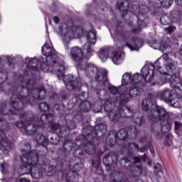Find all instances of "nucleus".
Returning <instances> with one entry per match:
<instances>
[{
    "label": "nucleus",
    "instance_id": "obj_1",
    "mask_svg": "<svg viewBox=\"0 0 182 182\" xmlns=\"http://www.w3.org/2000/svg\"><path fill=\"white\" fill-rule=\"evenodd\" d=\"M41 51L46 56L45 58H41L40 60H38L36 57H26L23 60L27 70H25L23 75L18 77V81L25 83L27 87L19 85L11 88V85L6 83L8 71L5 69L0 70V92L12 93L11 106L16 112L22 110L25 103L35 106L38 103L36 100H42L46 97V90L43 87L32 88L35 86L36 81L33 78L29 79L31 70L41 69L44 73H48L55 69V66H58L57 76L58 77L63 76L65 71L63 57L52 47V42L49 38L42 47Z\"/></svg>",
    "mask_w": 182,
    "mask_h": 182
},
{
    "label": "nucleus",
    "instance_id": "obj_2",
    "mask_svg": "<svg viewBox=\"0 0 182 182\" xmlns=\"http://www.w3.org/2000/svg\"><path fill=\"white\" fill-rule=\"evenodd\" d=\"M178 63L168 58V55H164L161 56L154 64H148L144 66L139 75L141 77L140 82H153L156 75H161L156 82V85L163 86L166 82H170V86L172 89L179 90L182 92V80L180 78V74L173 73L177 69Z\"/></svg>",
    "mask_w": 182,
    "mask_h": 182
},
{
    "label": "nucleus",
    "instance_id": "obj_3",
    "mask_svg": "<svg viewBox=\"0 0 182 182\" xmlns=\"http://www.w3.org/2000/svg\"><path fill=\"white\" fill-rule=\"evenodd\" d=\"M141 76L139 73L132 74V73H125L122 76L121 85L116 87L107 80V76L106 80H104V86L108 90V92L112 96H116V95H119L122 97L119 100L120 102H132L134 97L140 96L143 93V89L137 87V84L140 83L141 81Z\"/></svg>",
    "mask_w": 182,
    "mask_h": 182
},
{
    "label": "nucleus",
    "instance_id": "obj_4",
    "mask_svg": "<svg viewBox=\"0 0 182 182\" xmlns=\"http://www.w3.org/2000/svg\"><path fill=\"white\" fill-rule=\"evenodd\" d=\"M130 0H118L117 6L121 11L122 16L127 25L134 28L132 33H138L141 29L146 28L149 23V18H145L144 15L149 12V7L144 4L141 6L135 3L130 10Z\"/></svg>",
    "mask_w": 182,
    "mask_h": 182
},
{
    "label": "nucleus",
    "instance_id": "obj_5",
    "mask_svg": "<svg viewBox=\"0 0 182 182\" xmlns=\"http://www.w3.org/2000/svg\"><path fill=\"white\" fill-rule=\"evenodd\" d=\"M151 107L149 115V121L151 122V129L155 136H161L171 129V121L168 119V113L164 107L157 105H151V100L145 99L141 102V109L147 112Z\"/></svg>",
    "mask_w": 182,
    "mask_h": 182
},
{
    "label": "nucleus",
    "instance_id": "obj_6",
    "mask_svg": "<svg viewBox=\"0 0 182 182\" xmlns=\"http://www.w3.org/2000/svg\"><path fill=\"white\" fill-rule=\"evenodd\" d=\"M99 146L103 147L104 150H105L104 138L92 137L90 141L87 140V138L85 140L82 139V144L76 146L74 149V158L73 159L74 160H76V159L83 160L86 157V154L90 156H94L97 153L100 155L103 154L105 151H102V149L99 148Z\"/></svg>",
    "mask_w": 182,
    "mask_h": 182
},
{
    "label": "nucleus",
    "instance_id": "obj_7",
    "mask_svg": "<svg viewBox=\"0 0 182 182\" xmlns=\"http://www.w3.org/2000/svg\"><path fill=\"white\" fill-rule=\"evenodd\" d=\"M107 25L111 33H114L118 39L126 41L125 46L128 47L130 50H139L143 46V40L140 38H131L130 31H126L123 28V23L112 20Z\"/></svg>",
    "mask_w": 182,
    "mask_h": 182
},
{
    "label": "nucleus",
    "instance_id": "obj_8",
    "mask_svg": "<svg viewBox=\"0 0 182 182\" xmlns=\"http://www.w3.org/2000/svg\"><path fill=\"white\" fill-rule=\"evenodd\" d=\"M83 50H86V55L83 53ZM83 50L79 46H74L70 50V56L77 66V69H83L85 63H86L88 59H90L93 53H95V49L92 48L89 43L84 45Z\"/></svg>",
    "mask_w": 182,
    "mask_h": 182
},
{
    "label": "nucleus",
    "instance_id": "obj_9",
    "mask_svg": "<svg viewBox=\"0 0 182 182\" xmlns=\"http://www.w3.org/2000/svg\"><path fill=\"white\" fill-rule=\"evenodd\" d=\"M114 100H117V98L106 100L104 108L107 113H109L108 115L109 121L112 122V123H119L121 117H129L126 113H132V112H130V107L123 106L122 108H119L114 106Z\"/></svg>",
    "mask_w": 182,
    "mask_h": 182
},
{
    "label": "nucleus",
    "instance_id": "obj_10",
    "mask_svg": "<svg viewBox=\"0 0 182 182\" xmlns=\"http://www.w3.org/2000/svg\"><path fill=\"white\" fill-rule=\"evenodd\" d=\"M60 33H61L63 43L65 49H68V45L72 39L83 36V28L77 26L69 27L68 24L63 23L60 26Z\"/></svg>",
    "mask_w": 182,
    "mask_h": 182
},
{
    "label": "nucleus",
    "instance_id": "obj_11",
    "mask_svg": "<svg viewBox=\"0 0 182 182\" xmlns=\"http://www.w3.org/2000/svg\"><path fill=\"white\" fill-rule=\"evenodd\" d=\"M87 137L76 138L75 141L73 140L68 139L63 144V149H59L57 152V160L60 161V164H63L64 162L69 161V156L68 153L73 151L76 149V146H82L83 144V140H86Z\"/></svg>",
    "mask_w": 182,
    "mask_h": 182
},
{
    "label": "nucleus",
    "instance_id": "obj_12",
    "mask_svg": "<svg viewBox=\"0 0 182 182\" xmlns=\"http://www.w3.org/2000/svg\"><path fill=\"white\" fill-rule=\"evenodd\" d=\"M21 165L20 168L24 170L25 174H33L36 171V164L39 161V155L36 150H33L30 152L21 156Z\"/></svg>",
    "mask_w": 182,
    "mask_h": 182
},
{
    "label": "nucleus",
    "instance_id": "obj_13",
    "mask_svg": "<svg viewBox=\"0 0 182 182\" xmlns=\"http://www.w3.org/2000/svg\"><path fill=\"white\" fill-rule=\"evenodd\" d=\"M157 99L163 100L165 103L170 105L172 107L176 109L182 108V97L181 95L173 92V90L165 88L156 93Z\"/></svg>",
    "mask_w": 182,
    "mask_h": 182
},
{
    "label": "nucleus",
    "instance_id": "obj_14",
    "mask_svg": "<svg viewBox=\"0 0 182 182\" xmlns=\"http://www.w3.org/2000/svg\"><path fill=\"white\" fill-rule=\"evenodd\" d=\"M52 114H44L41 115L38 126L33 124L27 123L26 122H23V121L21 120L17 122L16 126L18 129H24L27 136H35V133H36L38 129H45L46 127L48 120L49 117H52Z\"/></svg>",
    "mask_w": 182,
    "mask_h": 182
},
{
    "label": "nucleus",
    "instance_id": "obj_15",
    "mask_svg": "<svg viewBox=\"0 0 182 182\" xmlns=\"http://www.w3.org/2000/svg\"><path fill=\"white\" fill-rule=\"evenodd\" d=\"M77 70H84L85 75L89 79H95L97 82H102V80H106L107 76V70L105 68H99L94 64L85 63L82 69H77Z\"/></svg>",
    "mask_w": 182,
    "mask_h": 182
},
{
    "label": "nucleus",
    "instance_id": "obj_16",
    "mask_svg": "<svg viewBox=\"0 0 182 182\" xmlns=\"http://www.w3.org/2000/svg\"><path fill=\"white\" fill-rule=\"evenodd\" d=\"M178 42V39L176 36H172L171 38H164L163 41L160 40H154L149 41V46L153 49H159L165 53L168 58H170L168 53H171V46L176 45Z\"/></svg>",
    "mask_w": 182,
    "mask_h": 182
},
{
    "label": "nucleus",
    "instance_id": "obj_17",
    "mask_svg": "<svg viewBox=\"0 0 182 182\" xmlns=\"http://www.w3.org/2000/svg\"><path fill=\"white\" fill-rule=\"evenodd\" d=\"M6 114H17L15 111L8 107L6 103L0 105V137L6 136V134L11 132V127L6 120Z\"/></svg>",
    "mask_w": 182,
    "mask_h": 182
},
{
    "label": "nucleus",
    "instance_id": "obj_18",
    "mask_svg": "<svg viewBox=\"0 0 182 182\" xmlns=\"http://www.w3.org/2000/svg\"><path fill=\"white\" fill-rule=\"evenodd\" d=\"M58 69H59V65L55 66V68L51 70L50 72V73H52V75H55L58 79H59L60 80L63 79V82L68 90H76V89H79V87H80V78H76L75 80H73V75L70 74L65 76V65L63 75L62 77H58V73L59 72Z\"/></svg>",
    "mask_w": 182,
    "mask_h": 182
},
{
    "label": "nucleus",
    "instance_id": "obj_19",
    "mask_svg": "<svg viewBox=\"0 0 182 182\" xmlns=\"http://www.w3.org/2000/svg\"><path fill=\"white\" fill-rule=\"evenodd\" d=\"M67 125H62V122L53 124L51 126L52 130L55 132L56 134H63L69 130H73L76 129V124L73 121H65Z\"/></svg>",
    "mask_w": 182,
    "mask_h": 182
},
{
    "label": "nucleus",
    "instance_id": "obj_20",
    "mask_svg": "<svg viewBox=\"0 0 182 182\" xmlns=\"http://www.w3.org/2000/svg\"><path fill=\"white\" fill-rule=\"evenodd\" d=\"M70 163V167H73V170H71V175L70 173L66 174V178L68 181H73V178H76V176H77V171H80L82 168H83V164L76 162V160L73 159H68ZM76 175V176H75Z\"/></svg>",
    "mask_w": 182,
    "mask_h": 182
},
{
    "label": "nucleus",
    "instance_id": "obj_21",
    "mask_svg": "<svg viewBox=\"0 0 182 182\" xmlns=\"http://www.w3.org/2000/svg\"><path fill=\"white\" fill-rule=\"evenodd\" d=\"M152 144L151 141H148L147 144L144 145L142 147L139 148V145L134 142H132L129 144V148L127 149V154L129 156H134L136 153H144L149 149V147H151Z\"/></svg>",
    "mask_w": 182,
    "mask_h": 182
},
{
    "label": "nucleus",
    "instance_id": "obj_22",
    "mask_svg": "<svg viewBox=\"0 0 182 182\" xmlns=\"http://www.w3.org/2000/svg\"><path fill=\"white\" fill-rule=\"evenodd\" d=\"M119 159V155L116 152L110 151L102 159V163L104 166L107 168L108 171L110 170L111 166H114L117 164V160Z\"/></svg>",
    "mask_w": 182,
    "mask_h": 182
},
{
    "label": "nucleus",
    "instance_id": "obj_23",
    "mask_svg": "<svg viewBox=\"0 0 182 182\" xmlns=\"http://www.w3.org/2000/svg\"><path fill=\"white\" fill-rule=\"evenodd\" d=\"M91 172L95 173V174H98L101 176L103 174V169L102 168V159L100 156H95L91 159Z\"/></svg>",
    "mask_w": 182,
    "mask_h": 182
},
{
    "label": "nucleus",
    "instance_id": "obj_24",
    "mask_svg": "<svg viewBox=\"0 0 182 182\" xmlns=\"http://www.w3.org/2000/svg\"><path fill=\"white\" fill-rule=\"evenodd\" d=\"M107 130V125L105 124H100L95 126V130L92 132L89 133L87 132L85 134H83V137H87V136H92V137H95V136H98L99 134H101V136H103L105 133H106Z\"/></svg>",
    "mask_w": 182,
    "mask_h": 182
},
{
    "label": "nucleus",
    "instance_id": "obj_25",
    "mask_svg": "<svg viewBox=\"0 0 182 182\" xmlns=\"http://www.w3.org/2000/svg\"><path fill=\"white\" fill-rule=\"evenodd\" d=\"M106 87H105V81L102 80V85L100 84L97 85V87L95 89L97 92V96L100 99V100H106L107 99H110V96L107 91H106Z\"/></svg>",
    "mask_w": 182,
    "mask_h": 182
},
{
    "label": "nucleus",
    "instance_id": "obj_26",
    "mask_svg": "<svg viewBox=\"0 0 182 182\" xmlns=\"http://www.w3.org/2000/svg\"><path fill=\"white\" fill-rule=\"evenodd\" d=\"M127 137H114V138H109L106 137L105 141H106V146L107 147H114V146H116V144H118V146H122L124 143V141H126L127 140Z\"/></svg>",
    "mask_w": 182,
    "mask_h": 182
},
{
    "label": "nucleus",
    "instance_id": "obj_27",
    "mask_svg": "<svg viewBox=\"0 0 182 182\" xmlns=\"http://www.w3.org/2000/svg\"><path fill=\"white\" fill-rule=\"evenodd\" d=\"M13 140L12 138L8 137H1L0 139V150L2 151L3 154H8L9 153V149L8 147H10L12 145Z\"/></svg>",
    "mask_w": 182,
    "mask_h": 182
},
{
    "label": "nucleus",
    "instance_id": "obj_28",
    "mask_svg": "<svg viewBox=\"0 0 182 182\" xmlns=\"http://www.w3.org/2000/svg\"><path fill=\"white\" fill-rule=\"evenodd\" d=\"M130 112H124V113H125V114L128 116L124 117H132L133 123H135L136 126H141V114L139 115V112H134V111L132 109V108H130Z\"/></svg>",
    "mask_w": 182,
    "mask_h": 182
},
{
    "label": "nucleus",
    "instance_id": "obj_29",
    "mask_svg": "<svg viewBox=\"0 0 182 182\" xmlns=\"http://www.w3.org/2000/svg\"><path fill=\"white\" fill-rule=\"evenodd\" d=\"M129 136L131 137H136V136H137L136 127H132L127 132L124 131V129H120L117 132V137H129Z\"/></svg>",
    "mask_w": 182,
    "mask_h": 182
},
{
    "label": "nucleus",
    "instance_id": "obj_30",
    "mask_svg": "<svg viewBox=\"0 0 182 182\" xmlns=\"http://www.w3.org/2000/svg\"><path fill=\"white\" fill-rule=\"evenodd\" d=\"M112 59L114 65H122V63L124 60V53L114 51L112 52Z\"/></svg>",
    "mask_w": 182,
    "mask_h": 182
},
{
    "label": "nucleus",
    "instance_id": "obj_31",
    "mask_svg": "<svg viewBox=\"0 0 182 182\" xmlns=\"http://www.w3.org/2000/svg\"><path fill=\"white\" fill-rule=\"evenodd\" d=\"M130 177H140L143 174V166H131L129 168Z\"/></svg>",
    "mask_w": 182,
    "mask_h": 182
},
{
    "label": "nucleus",
    "instance_id": "obj_32",
    "mask_svg": "<svg viewBox=\"0 0 182 182\" xmlns=\"http://www.w3.org/2000/svg\"><path fill=\"white\" fill-rule=\"evenodd\" d=\"M173 5V0H156L153 2L154 8H170Z\"/></svg>",
    "mask_w": 182,
    "mask_h": 182
},
{
    "label": "nucleus",
    "instance_id": "obj_33",
    "mask_svg": "<svg viewBox=\"0 0 182 182\" xmlns=\"http://www.w3.org/2000/svg\"><path fill=\"white\" fill-rule=\"evenodd\" d=\"M110 53V48L107 47H102L99 50L98 56L102 62H106Z\"/></svg>",
    "mask_w": 182,
    "mask_h": 182
},
{
    "label": "nucleus",
    "instance_id": "obj_34",
    "mask_svg": "<svg viewBox=\"0 0 182 182\" xmlns=\"http://www.w3.org/2000/svg\"><path fill=\"white\" fill-rule=\"evenodd\" d=\"M130 159L131 158L129 156H123L118 162L119 166H120L122 168L129 170L130 166H132V160Z\"/></svg>",
    "mask_w": 182,
    "mask_h": 182
},
{
    "label": "nucleus",
    "instance_id": "obj_35",
    "mask_svg": "<svg viewBox=\"0 0 182 182\" xmlns=\"http://www.w3.org/2000/svg\"><path fill=\"white\" fill-rule=\"evenodd\" d=\"M87 39L91 45H95L97 41V38H96V31H90L87 34Z\"/></svg>",
    "mask_w": 182,
    "mask_h": 182
},
{
    "label": "nucleus",
    "instance_id": "obj_36",
    "mask_svg": "<svg viewBox=\"0 0 182 182\" xmlns=\"http://www.w3.org/2000/svg\"><path fill=\"white\" fill-rule=\"evenodd\" d=\"M182 11L180 9L173 10L171 13L172 22H178L181 19Z\"/></svg>",
    "mask_w": 182,
    "mask_h": 182
},
{
    "label": "nucleus",
    "instance_id": "obj_37",
    "mask_svg": "<svg viewBox=\"0 0 182 182\" xmlns=\"http://www.w3.org/2000/svg\"><path fill=\"white\" fill-rule=\"evenodd\" d=\"M90 109H92V104L87 100L82 101L80 104V110L81 112H90Z\"/></svg>",
    "mask_w": 182,
    "mask_h": 182
},
{
    "label": "nucleus",
    "instance_id": "obj_38",
    "mask_svg": "<svg viewBox=\"0 0 182 182\" xmlns=\"http://www.w3.org/2000/svg\"><path fill=\"white\" fill-rule=\"evenodd\" d=\"M21 119L29 123V122H33V119H35V114L31 111H28L21 115Z\"/></svg>",
    "mask_w": 182,
    "mask_h": 182
},
{
    "label": "nucleus",
    "instance_id": "obj_39",
    "mask_svg": "<svg viewBox=\"0 0 182 182\" xmlns=\"http://www.w3.org/2000/svg\"><path fill=\"white\" fill-rule=\"evenodd\" d=\"M171 22H173V20L171 19V17H170V14H164L161 16V23L162 25H168V23H171Z\"/></svg>",
    "mask_w": 182,
    "mask_h": 182
},
{
    "label": "nucleus",
    "instance_id": "obj_40",
    "mask_svg": "<svg viewBox=\"0 0 182 182\" xmlns=\"http://www.w3.org/2000/svg\"><path fill=\"white\" fill-rule=\"evenodd\" d=\"M9 59H11V56L9 55H2L0 56V69L5 68V64L9 62Z\"/></svg>",
    "mask_w": 182,
    "mask_h": 182
},
{
    "label": "nucleus",
    "instance_id": "obj_41",
    "mask_svg": "<svg viewBox=\"0 0 182 182\" xmlns=\"http://www.w3.org/2000/svg\"><path fill=\"white\" fill-rule=\"evenodd\" d=\"M154 176H160V174L163 176V166H161V164L157 163L154 166Z\"/></svg>",
    "mask_w": 182,
    "mask_h": 182
},
{
    "label": "nucleus",
    "instance_id": "obj_42",
    "mask_svg": "<svg viewBox=\"0 0 182 182\" xmlns=\"http://www.w3.org/2000/svg\"><path fill=\"white\" fill-rule=\"evenodd\" d=\"M39 109L41 112H50V106L47 102L40 103Z\"/></svg>",
    "mask_w": 182,
    "mask_h": 182
},
{
    "label": "nucleus",
    "instance_id": "obj_43",
    "mask_svg": "<svg viewBox=\"0 0 182 182\" xmlns=\"http://www.w3.org/2000/svg\"><path fill=\"white\" fill-rule=\"evenodd\" d=\"M48 92L52 94V95H50V100H52V102H58L59 95L56 93H53V87H50Z\"/></svg>",
    "mask_w": 182,
    "mask_h": 182
},
{
    "label": "nucleus",
    "instance_id": "obj_44",
    "mask_svg": "<svg viewBox=\"0 0 182 182\" xmlns=\"http://www.w3.org/2000/svg\"><path fill=\"white\" fill-rule=\"evenodd\" d=\"M173 144V139L171 137H166L164 141V146L170 147Z\"/></svg>",
    "mask_w": 182,
    "mask_h": 182
},
{
    "label": "nucleus",
    "instance_id": "obj_45",
    "mask_svg": "<svg viewBox=\"0 0 182 182\" xmlns=\"http://www.w3.org/2000/svg\"><path fill=\"white\" fill-rule=\"evenodd\" d=\"M50 141L51 144L56 146L60 143V137H50Z\"/></svg>",
    "mask_w": 182,
    "mask_h": 182
},
{
    "label": "nucleus",
    "instance_id": "obj_46",
    "mask_svg": "<svg viewBox=\"0 0 182 182\" xmlns=\"http://www.w3.org/2000/svg\"><path fill=\"white\" fill-rule=\"evenodd\" d=\"M174 31H176V26H170L164 28V31L166 32V33H168L169 35L173 33Z\"/></svg>",
    "mask_w": 182,
    "mask_h": 182
},
{
    "label": "nucleus",
    "instance_id": "obj_47",
    "mask_svg": "<svg viewBox=\"0 0 182 182\" xmlns=\"http://www.w3.org/2000/svg\"><path fill=\"white\" fill-rule=\"evenodd\" d=\"M141 159L139 156H134L133 158V161L132 163L131 162V166H139L137 165L138 163H141Z\"/></svg>",
    "mask_w": 182,
    "mask_h": 182
},
{
    "label": "nucleus",
    "instance_id": "obj_48",
    "mask_svg": "<svg viewBox=\"0 0 182 182\" xmlns=\"http://www.w3.org/2000/svg\"><path fill=\"white\" fill-rule=\"evenodd\" d=\"M175 130L176 132L179 131L181 132L182 131V124L178 122H175Z\"/></svg>",
    "mask_w": 182,
    "mask_h": 182
},
{
    "label": "nucleus",
    "instance_id": "obj_49",
    "mask_svg": "<svg viewBox=\"0 0 182 182\" xmlns=\"http://www.w3.org/2000/svg\"><path fill=\"white\" fill-rule=\"evenodd\" d=\"M60 109V107L59 105L56 104V105H55L53 107V108H52L51 110H52L53 114H56L55 110H56V112H59V109Z\"/></svg>",
    "mask_w": 182,
    "mask_h": 182
},
{
    "label": "nucleus",
    "instance_id": "obj_50",
    "mask_svg": "<svg viewBox=\"0 0 182 182\" xmlns=\"http://www.w3.org/2000/svg\"><path fill=\"white\" fill-rule=\"evenodd\" d=\"M108 136L111 137H117V132L114 129H112L108 133Z\"/></svg>",
    "mask_w": 182,
    "mask_h": 182
},
{
    "label": "nucleus",
    "instance_id": "obj_51",
    "mask_svg": "<svg viewBox=\"0 0 182 182\" xmlns=\"http://www.w3.org/2000/svg\"><path fill=\"white\" fill-rule=\"evenodd\" d=\"M0 167H1V172L2 173V174L6 173V168H5V163L1 164Z\"/></svg>",
    "mask_w": 182,
    "mask_h": 182
},
{
    "label": "nucleus",
    "instance_id": "obj_52",
    "mask_svg": "<svg viewBox=\"0 0 182 182\" xmlns=\"http://www.w3.org/2000/svg\"><path fill=\"white\" fill-rule=\"evenodd\" d=\"M48 140L49 139L48 137H44L43 141L42 142L41 145L43 146L44 147L46 146V145L48 144Z\"/></svg>",
    "mask_w": 182,
    "mask_h": 182
},
{
    "label": "nucleus",
    "instance_id": "obj_53",
    "mask_svg": "<svg viewBox=\"0 0 182 182\" xmlns=\"http://www.w3.org/2000/svg\"><path fill=\"white\" fill-rule=\"evenodd\" d=\"M25 147H26L27 151H29V150H31V149H32V147L31 146V144H29V143L26 144Z\"/></svg>",
    "mask_w": 182,
    "mask_h": 182
},
{
    "label": "nucleus",
    "instance_id": "obj_54",
    "mask_svg": "<svg viewBox=\"0 0 182 182\" xmlns=\"http://www.w3.org/2000/svg\"><path fill=\"white\" fill-rule=\"evenodd\" d=\"M20 182H31V180H29L26 178H22L20 179Z\"/></svg>",
    "mask_w": 182,
    "mask_h": 182
},
{
    "label": "nucleus",
    "instance_id": "obj_55",
    "mask_svg": "<svg viewBox=\"0 0 182 182\" xmlns=\"http://www.w3.org/2000/svg\"><path fill=\"white\" fill-rule=\"evenodd\" d=\"M148 149H149L151 154H153L154 156V148L153 145L151 147H149Z\"/></svg>",
    "mask_w": 182,
    "mask_h": 182
},
{
    "label": "nucleus",
    "instance_id": "obj_56",
    "mask_svg": "<svg viewBox=\"0 0 182 182\" xmlns=\"http://www.w3.org/2000/svg\"><path fill=\"white\" fill-rule=\"evenodd\" d=\"M141 160L144 161V162L147 161V155L146 154H144L142 156H141Z\"/></svg>",
    "mask_w": 182,
    "mask_h": 182
},
{
    "label": "nucleus",
    "instance_id": "obj_57",
    "mask_svg": "<svg viewBox=\"0 0 182 182\" xmlns=\"http://www.w3.org/2000/svg\"><path fill=\"white\" fill-rule=\"evenodd\" d=\"M53 21H54L55 23H59V17H58V16H54V17H53Z\"/></svg>",
    "mask_w": 182,
    "mask_h": 182
},
{
    "label": "nucleus",
    "instance_id": "obj_58",
    "mask_svg": "<svg viewBox=\"0 0 182 182\" xmlns=\"http://www.w3.org/2000/svg\"><path fill=\"white\" fill-rule=\"evenodd\" d=\"M176 4H177L179 6H182V0H175Z\"/></svg>",
    "mask_w": 182,
    "mask_h": 182
},
{
    "label": "nucleus",
    "instance_id": "obj_59",
    "mask_svg": "<svg viewBox=\"0 0 182 182\" xmlns=\"http://www.w3.org/2000/svg\"><path fill=\"white\" fill-rule=\"evenodd\" d=\"M146 140H147L146 137H142L139 139V143H143V141H146Z\"/></svg>",
    "mask_w": 182,
    "mask_h": 182
},
{
    "label": "nucleus",
    "instance_id": "obj_60",
    "mask_svg": "<svg viewBox=\"0 0 182 182\" xmlns=\"http://www.w3.org/2000/svg\"><path fill=\"white\" fill-rule=\"evenodd\" d=\"M147 165L149 166L150 167H151V160L148 159V161H147Z\"/></svg>",
    "mask_w": 182,
    "mask_h": 182
},
{
    "label": "nucleus",
    "instance_id": "obj_61",
    "mask_svg": "<svg viewBox=\"0 0 182 182\" xmlns=\"http://www.w3.org/2000/svg\"><path fill=\"white\" fill-rule=\"evenodd\" d=\"M9 66L10 68H13L14 67V64L12 63H11V62H9Z\"/></svg>",
    "mask_w": 182,
    "mask_h": 182
},
{
    "label": "nucleus",
    "instance_id": "obj_62",
    "mask_svg": "<svg viewBox=\"0 0 182 182\" xmlns=\"http://www.w3.org/2000/svg\"><path fill=\"white\" fill-rule=\"evenodd\" d=\"M86 132H87V128H85V129L82 130V132H83V133H86Z\"/></svg>",
    "mask_w": 182,
    "mask_h": 182
},
{
    "label": "nucleus",
    "instance_id": "obj_63",
    "mask_svg": "<svg viewBox=\"0 0 182 182\" xmlns=\"http://www.w3.org/2000/svg\"><path fill=\"white\" fill-rule=\"evenodd\" d=\"M180 53H181V55H182V45H181V48H180Z\"/></svg>",
    "mask_w": 182,
    "mask_h": 182
},
{
    "label": "nucleus",
    "instance_id": "obj_64",
    "mask_svg": "<svg viewBox=\"0 0 182 182\" xmlns=\"http://www.w3.org/2000/svg\"><path fill=\"white\" fill-rule=\"evenodd\" d=\"M85 95H86V92H82V93L81 94V96H85Z\"/></svg>",
    "mask_w": 182,
    "mask_h": 182
}]
</instances>
